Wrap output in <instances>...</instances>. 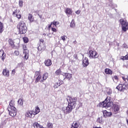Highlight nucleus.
<instances>
[{
    "label": "nucleus",
    "mask_w": 128,
    "mask_h": 128,
    "mask_svg": "<svg viewBox=\"0 0 128 128\" xmlns=\"http://www.w3.org/2000/svg\"><path fill=\"white\" fill-rule=\"evenodd\" d=\"M47 36H48V38H52V34L50 33L48 34Z\"/></svg>",
    "instance_id": "09e8293b"
},
{
    "label": "nucleus",
    "mask_w": 128,
    "mask_h": 128,
    "mask_svg": "<svg viewBox=\"0 0 128 128\" xmlns=\"http://www.w3.org/2000/svg\"><path fill=\"white\" fill-rule=\"evenodd\" d=\"M121 60H128V58L126 57V56H122Z\"/></svg>",
    "instance_id": "49530a36"
},
{
    "label": "nucleus",
    "mask_w": 128,
    "mask_h": 128,
    "mask_svg": "<svg viewBox=\"0 0 128 128\" xmlns=\"http://www.w3.org/2000/svg\"><path fill=\"white\" fill-rule=\"evenodd\" d=\"M126 58L127 60H128V54L126 56Z\"/></svg>",
    "instance_id": "5fc2aeb1"
},
{
    "label": "nucleus",
    "mask_w": 128,
    "mask_h": 128,
    "mask_svg": "<svg viewBox=\"0 0 128 128\" xmlns=\"http://www.w3.org/2000/svg\"><path fill=\"white\" fill-rule=\"evenodd\" d=\"M4 32V30L2 29V23L0 22V34H2Z\"/></svg>",
    "instance_id": "4c0bfd02"
},
{
    "label": "nucleus",
    "mask_w": 128,
    "mask_h": 128,
    "mask_svg": "<svg viewBox=\"0 0 128 128\" xmlns=\"http://www.w3.org/2000/svg\"><path fill=\"white\" fill-rule=\"evenodd\" d=\"M38 50L39 52H42L46 50V46H44V44H40V45L38 46Z\"/></svg>",
    "instance_id": "f3484780"
},
{
    "label": "nucleus",
    "mask_w": 128,
    "mask_h": 128,
    "mask_svg": "<svg viewBox=\"0 0 128 128\" xmlns=\"http://www.w3.org/2000/svg\"><path fill=\"white\" fill-rule=\"evenodd\" d=\"M106 92L108 96H110V94H112V89H110V88H107Z\"/></svg>",
    "instance_id": "c85d7f7f"
},
{
    "label": "nucleus",
    "mask_w": 128,
    "mask_h": 128,
    "mask_svg": "<svg viewBox=\"0 0 128 128\" xmlns=\"http://www.w3.org/2000/svg\"><path fill=\"white\" fill-rule=\"evenodd\" d=\"M40 18H42V16H39Z\"/></svg>",
    "instance_id": "13d9d810"
},
{
    "label": "nucleus",
    "mask_w": 128,
    "mask_h": 128,
    "mask_svg": "<svg viewBox=\"0 0 128 128\" xmlns=\"http://www.w3.org/2000/svg\"><path fill=\"white\" fill-rule=\"evenodd\" d=\"M14 54H15L16 56H18V54H20V52H18V50H16L14 52Z\"/></svg>",
    "instance_id": "37998d69"
},
{
    "label": "nucleus",
    "mask_w": 128,
    "mask_h": 128,
    "mask_svg": "<svg viewBox=\"0 0 128 128\" xmlns=\"http://www.w3.org/2000/svg\"><path fill=\"white\" fill-rule=\"evenodd\" d=\"M6 124V120H2L1 122L0 126L1 128H2V126H5V124Z\"/></svg>",
    "instance_id": "e433bc0d"
},
{
    "label": "nucleus",
    "mask_w": 128,
    "mask_h": 128,
    "mask_svg": "<svg viewBox=\"0 0 128 128\" xmlns=\"http://www.w3.org/2000/svg\"><path fill=\"white\" fill-rule=\"evenodd\" d=\"M105 74H112V71L110 68L105 69Z\"/></svg>",
    "instance_id": "393cba45"
},
{
    "label": "nucleus",
    "mask_w": 128,
    "mask_h": 128,
    "mask_svg": "<svg viewBox=\"0 0 128 128\" xmlns=\"http://www.w3.org/2000/svg\"><path fill=\"white\" fill-rule=\"evenodd\" d=\"M98 122H99V124H102L104 123V121H102V117L100 116L98 118L97 120Z\"/></svg>",
    "instance_id": "2f4dec72"
},
{
    "label": "nucleus",
    "mask_w": 128,
    "mask_h": 128,
    "mask_svg": "<svg viewBox=\"0 0 128 128\" xmlns=\"http://www.w3.org/2000/svg\"><path fill=\"white\" fill-rule=\"evenodd\" d=\"M44 64L46 66H52V60L48 59L47 60H46L44 62Z\"/></svg>",
    "instance_id": "aec40b11"
},
{
    "label": "nucleus",
    "mask_w": 128,
    "mask_h": 128,
    "mask_svg": "<svg viewBox=\"0 0 128 128\" xmlns=\"http://www.w3.org/2000/svg\"><path fill=\"white\" fill-rule=\"evenodd\" d=\"M40 42H44V40H40Z\"/></svg>",
    "instance_id": "6e6d98bb"
},
{
    "label": "nucleus",
    "mask_w": 128,
    "mask_h": 128,
    "mask_svg": "<svg viewBox=\"0 0 128 128\" xmlns=\"http://www.w3.org/2000/svg\"><path fill=\"white\" fill-rule=\"evenodd\" d=\"M64 76V79L67 78L69 80L72 78V74L69 73H65Z\"/></svg>",
    "instance_id": "5701e85b"
},
{
    "label": "nucleus",
    "mask_w": 128,
    "mask_h": 128,
    "mask_svg": "<svg viewBox=\"0 0 128 128\" xmlns=\"http://www.w3.org/2000/svg\"><path fill=\"white\" fill-rule=\"evenodd\" d=\"M116 88L120 92H124L126 90V86L124 84H119L118 86H116Z\"/></svg>",
    "instance_id": "9d476101"
},
{
    "label": "nucleus",
    "mask_w": 128,
    "mask_h": 128,
    "mask_svg": "<svg viewBox=\"0 0 128 128\" xmlns=\"http://www.w3.org/2000/svg\"><path fill=\"white\" fill-rule=\"evenodd\" d=\"M103 116L104 118H110V116H112V112L104 110L103 112Z\"/></svg>",
    "instance_id": "dca6fc26"
},
{
    "label": "nucleus",
    "mask_w": 128,
    "mask_h": 128,
    "mask_svg": "<svg viewBox=\"0 0 128 128\" xmlns=\"http://www.w3.org/2000/svg\"><path fill=\"white\" fill-rule=\"evenodd\" d=\"M0 58L2 60H4V58H6V53L2 50H0Z\"/></svg>",
    "instance_id": "a211bd4d"
},
{
    "label": "nucleus",
    "mask_w": 128,
    "mask_h": 128,
    "mask_svg": "<svg viewBox=\"0 0 128 128\" xmlns=\"http://www.w3.org/2000/svg\"><path fill=\"white\" fill-rule=\"evenodd\" d=\"M12 14L14 16H16L18 18V20H20V18H22V15H20V10H16Z\"/></svg>",
    "instance_id": "9b49d317"
},
{
    "label": "nucleus",
    "mask_w": 128,
    "mask_h": 128,
    "mask_svg": "<svg viewBox=\"0 0 128 128\" xmlns=\"http://www.w3.org/2000/svg\"><path fill=\"white\" fill-rule=\"evenodd\" d=\"M52 32H56V29L54 28V26H52Z\"/></svg>",
    "instance_id": "a19ab883"
},
{
    "label": "nucleus",
    "mask_w": 128,
    "mask_h": 128,
    "mask_svg": "<svg viewBox=\"0 0 128 128\" xmlns=\"http://www.w3.org/2000/svg\"><path fill=\"white\" fill-rule=\"evenodd\" d=\"M33 126H34V128H40L42 126L40 125L38 122H35L33 124Z\"/></svg>",
    "instance_id": "473e14b6"
},
{
    "label": "nucleus",
    "mask_w": 128,
    "mask_h": 128,
    "mask_svg": "<svg viewBox=\"0 0 128 128\" xmlns=\"http://www.w3.org/2000/svg\"><path fill=\"white\" fill-rule=\"evenodd\" d=\"M43 36H46V34H44Z\"/></svg>",
    "instance_id": "4d7b16f0"
},
{
    "label": "nucleus",
    "mask_w": 128,
    "mask_h": 128,
    "mask_svg": "<svg viewBox=\"0 0 128 128\" xmlns=\"http://www.w3.org/2000/svg\"><path fill=\"white\" fill-rule=\"evenodd\" d=\"M2 74L4 76H10V71L6 69H4L3 70Z\"/></svg>",
    "instance_id": "b1692460"
},
{
    "label": "nucleus",
    "mask_w": 128,
    "mask_h": 128,
    "mask_svg": "<svg viewBox=\"0 0 128 128\" xmlns=\"http://www.w3.org/2000/svg\"><path fill=\"white\" fill-rule=\"evenodd\" d=\"M18 103L20 104V106H22L24 104V100L22 98H20L18 100Z\"/></svg>",
    "instance_id": "72a5a7b5"
},
{
    "label": "nucleus",
    "mask_w": 128,
    "mask_h": 128,
    "mask_svg": "<svg viewBox=\"0 0 128 128\" xmlns=\"http://www.w3.org/2000/svg\"><path fill=\"white\" fill-rule=\"evenodd\" d=\"M8 110L11 116H16V108L14 107V101L11 100L8 106Z\"/></svg>",
    "instance_id": "f257e3e1"
},
{
    "label": "nucleus",
    "mask_w": 128,
    "mask_h": 128,
    "mask_svg": "<svg viewBox=\"0 0 128 128\" xmlns=\"http://www.w3.org/2000/svg\"><path fill=\"white\" fill-rule=\"evenodd\" d=\"M17 28L19 29L20 34H26V23L24 22V21H21L18 23V24L17 26Z\"/></svg>",
    "instance_id": "7ed1b4c3"
},
{
    "label": "nucleus",
    "mask_w": 128,
    "mask_h": 128,
    "mask_svg": "<svg viewBox=\"0 0 128 128\" xmlns=\"http://www.w3.org/2000/svg\"><path fill=\"white\" fill-rule=\"evenodd\" d=\"M48 74L46 72V73H44L42 77V76H40V82H44V80H46V78H48Z\"/></svg>",
    "instance_id": "f8f14e48"
},
{
    "label": "nucleus",
    "mask_w": 128,
    "mask_h": 128,
    "mask_svg": "<svg viewBox=\"0 0 128 128\" xmlns=\"http://www.w3.org/2000/svg\"><path fill=\"white\" fill-rule=\"evenodd\" d=\"M22 4H24V2L22 0L19 1V6H22Z\"/></svg>",
    "instance_id": "79ce46f5"
},
{
    "label": "nucleus",
    "mask_w": 128,
    "mask_h": 128,
    "mask_svg": "<svg viewBox=\"0 0 128 128\" xmlns=\"http://www.w3.org/2000/svg\"><path fill=\"white\" fill-rule=\"evenodd\" d=\"M76 108L75 106L71 105L70 104H68L67 107L62 108V111L63 112L64 114H68L70 112H72V110Z\"/></svg>",
    "instance_id": "20e7f679"
},
{
    "label": "nucleus",
    "mask_w": 128,
    "mask_h": 128,
    "mask_svg": "<svg viewBox=\"0 0 128 128\" xmlns=\"http://www.w3.org/2000/svg\"><path fill=\"white\" fill-rule=\"evenodd\" d=\"M18 64L20 68H22V66H24V64L22 63H20Z\"/></svg>",
    "instance_id": "8fccbe9b"
},
{
    "label": "nucleus",
    "mask_w": 128,
    "mask_h": 128,
    "mask_svg": "<svg viewBox=\"0 0 128 128\" xmlns=\"http://www.w3.org/2000/svg\"><path fill=\"white\" fill-rule=\"evenodd\" d=\"M76 57H75V58H76V56H75Z\"/></svg>",
    "instance_id": "bf43d9fd"
},
{
    "label": "nucleus",
    "mask_w": 128,
    "mask_h": 128,
    "mask_svg": "<svg viewBox=\"0 0 128 128\" xmlns=\"http://www.w3.org/2000/svg\"><path fill=\"white\" fill-rule=\"evenodd\" d=\"M123 47L124 48H128V45H126V44H123Z\"/></svg>",
    "instance_id": "603ef678"
},
{
    "label": "nucleus",
    "mask_w": 128,
    "mask_h": 128,
    "mask_svg": "<svg viewBox=\"0 0 128 128\" xmlns=\"http://www.w3.org/2000/svg\"><path fill=\"white\" fill-rule=\"evenodd\" d=\"M15 74H16V70H13L12 72V75L14 76Z\"/></svg>",
    "instance_id": "c03bdc74"
},
{
    "label": "nucleus",
    "mask_w": 128,
    "mask_h": 128,
    "mask_svg": "<svg viewBox=\"0 0 128 128\" xmlns=\"http://www.w3.org/2000/svg\"><path fill=\"white\" fill-rule=\"evenodd\" d=\"M9 44L11 45L12 48H14V42L12 39H9L8 40Z\"/></svg>",
    "instance_id": "bb28decb"
},
{
    "label": "nucleus",
    "mask_w": 128,
    "mask_h": 128,
    "mask_svg": "<svg viewBox=\"0 0 128 128\" xmlns=\"http://www.w3.org/2000/svg\"><path fill=\"white\" fill-rule=\"evenodd\" d=\"M52 23L48 25V30H50V28H52Z\"/></svg>",
    "instance_id": "de8ad7c7"
},
{
    "label": "nucleus",
    "mask_w": 128,
    "mask_h": 128,
    "mask_svg": "<svg viewBox=\"0 0 128 128\" xmlns=\"http://www.w3.org/2000/svg\"><path fill=\"white\" fill-rule=\"evenodd\" d=\"M51 24L53 25V27H56L58 26V24H60V23L58 22L54 21L53 22H51Z\"/></svg>",
    "instance_id": "cd10ccee"
},
{
    "label": "nucleus",
    "mask_w": 128,
    "mask_h": 128,
    "mask_svg": "<svg viewBox=\"0 0 128 128\" xmlns=\"http://www.w3.org/2000/svg\"><path fill=\"white\" fill-rule=\"evenodd\" d=\"M23 40L25 44H27V42H28V38L26 37H24L23 38Z\"/></svg>",
    "instance_id": "58836bf2"
},
{
    "label": "nucleus",
    "mask_w": 128,
    "mask_h": 128,
    "mask_svg": "<svg viewBox=\"0 0 128 128\" xmlns=\"http://www.w3.org/2000/svg\"><path fill=\"white\" fill-rule=\"evenodd\" d=\"M70 28H76V22H74V20H72L70 23Z\"/></svg>",
    "instance_id": "c756f323"
},
{
    "label": "nucleus",
    "mask_w": 128,
    "mask_h": 128,
    "mask_svg": "<svg viewBox=\"0 0 128 128\" xmlns=\"http://www.w3.org/2000/svg\"><path fill=\"white\" fill-rule=\"evenodd\" d=\"M64 82L62 80H58L54 85V88H58V86H60L61 84H62Z\"/></svg>",
    "instance_id": "6ab92c4d"
},
{
    "label": "nucleus",
    "mask_w": 128,
    "mask_h": 128,
    "mask_svg": "<svg viewBox=\"0 0 128 128\" xmlns=\"http://www.w3.org/2000/svg\"><path fill=\"white\" fill-rule=\"evenodd\" d=\"M32 112L34 116H36V114H38V112H40V108L36 107L35 109L33 110Z\"/></svg>",
    "instance_id": "4be33fe9"
},
{
    "label": "nucleus",
    "mask_w": 128,
    "mask_h": 128,
    "mask_svg": "<svg viewBox=\"0 0 128 128\" xmlns=\"http://www.w3.org/2000/svg\"><path fill=\"white\" fill-rule=\"evenodd\" d=\"M88 56L90 58H98V54L96 51L90 50L88 52Z\"/></svg>",
    "instance_id": "0eeeda50"
},
{
    "label": "nucleus",
    "mask_w": 128,
    "mask_h": 128,
    "mask_svg": "<svg viewBox=\"0 0 128 128\" xmlns=\"http://www.w3.org/2000/svg\"><path fill=\"white\" fill-rule=\"evenodd\" d=\"M47 128H54V124L52 123H50L48 122L47 124Z\"/></svg>",
    "instance_id": "f704fd0d"
},
{
    "label": "nucleus",
    "mask_w": 128,
    "mask_h": 128,
    "mask_svg": "<svg viewBox=\"0 0 128 128\" xmlns=\"http://www.w3.org/2000/svg\"><path fill=\"white\" fill-rule=\"evenodd\" d=\"M120 22L122 28V30L124 32H126L128 30V22L124 19H120Z\"/></svg>",
    "instance_id": "39448f33"
},
{
    "label": "nucleus",
    "mask_w": 128,
    "mask_h": 128,
    "mask_svg": "<svg viewBox=\"0 0 128 128\" xmlns=\"http://www.w3.org/2000/svg\"><path fill=\"white\" fill-rule=\"evenodd\" d=\"M68 37L66 36H62V40H64V42H66V40Z\"/></svg>",
    "instance_id": "ea45409f"
},
{
    "label": "nucleus",
    "mask_w": 128,
    "mask_h": 128,
    "mask_svg": "<svg viewBox=\"0 0 128 128\" xmlns=\"http://www.w3.org/2000/svg\"><path fill=\"white\" fill-rule=\"evenodd\" d=\"M76 14H80V10H78L76 12Z\"/></svg>",
    "instance_id": "3c124183"
},
{
    "label": "nucleus",
    "mask_w": 128,
    "mask_h": 128,
    "mask_svg": "<svg viewBox=\"0 0 128 128\" xmlns=\"http://www.w3.org/2000/svg\"><path fill=\"white\" fill-rule=\"evenodd\" d=\"M120 107L118 104H114L112 106V110L114 114H118L120 112Z\"/></svg>",
    "instance_id": "6e6552de"
},
{
    "label": "nucleus",
    "mask_w": 128,
    "mask_h": 128,
    "mask_svg": "<svg viewBox=\"0 0 128 128\" xmlns=\"http://www.w3.org/2000/svg\"><path fill=\"white\" fill-rule=\"evenodd\" d=\"M65 12L66 14H71L72 12V9L67 8H66Z\"/></svg>",
    "instance_id": "a878e982"
},
{
    "label": "nucleus",
    "mask_w": 128,
    "mask_h": 128,
    "mask_svg": "<svg viewBox=\"0 0 128 128\" xmlns=\"http://www.w3.org/2000/svg\"><path fill=\"white\" fill-rule=\"evenodd\" d=\"M77 100L78 98H76V97L72 98L68 96L67 98V100L68 102V104H70L71 106H76Z\"/></svg>",
    "instance_id": "423d86ee"
},
{
    "label": "nucleus",
    "mask_w": 128,
    "mask_h": 128,
    "mask_svg": "<svg viewBox=\"0 0 128 128\" xmlns=\"http://www.w3.org/2000/svg\"><path fill=\"white\" fill-rule=\"evenodd\" d=\"M23 52L24 54V58L25 60H28V53L30 52L28 51V50L26 49V46H23Z\"/></svg>",
    "instance_id": "1a4fd4ad"
},
{
    "label": "nucleus",
    "mask_w": 128,
    "mask_h": 128,
    "mask_svg": "<svg viewBox=\"0 0 128 128\" xmlns=\"http://www.w3.org/2000/svg\"><path fill=\"white\" fill-rule=\"evenodd\" d=\"M112 106H114V102H110V97L108 96L104 101L100 103V106L108 108H110Z\"/></svg>",
    "instance_id": "f03ea898"
},
{
    "label": "nucleus",
    "mask_w": 128,
    "mask_h": 128,
    "mask_svg": "<svg viewBox=\"0 0 128 128\" xmlns=\"http://www.w3.org/2000/svg\"><path fill=\"white\" fill-rule=\"evenodd\" d=\"M82 64L84 66H88V58H85L83 60Z\"/></svg>",
    "instance_id": "412c9836"
},
{
    "label": "nucleus",
    "mask_w": 128,
    "mask_h": 128,
    "mask_svg": "<svg viewBox=\"0 0 128 128\" xmlns=\"http://www.w3.org/2000/svg\"><path fill=\"white\" fill-rule=\"evenodd\" d=\"M42 76L40 75V72H36L35 73V77L36 78V82H40V76Z\"/></svg>",
    "instance_id": "2eb2a0df"
},
{
    "label": "nucleus",
    "mask_w": 128,
    "mask_h": 128,
    "mask_svg": "<svg viewBox=\"0 0 128 128\" xmlns=\"http://www.w3.org/2000/svg\"><path fill=\"white\" fill-rule=\"evenodd\" d=\"M28 20H30V22H34V16H32L30 14H29L28 16Z\"/></svg>",
    "instance_id": "7c9ffc66"
},
{
    "label": "nucleus",
    "mask_w": 128,
    "mask_h": 128,
    "mask_svg": "<svg viewBox=\"0 0 128 128\" xmlns=\"http://www.w3.org/2000/svg\"><path fill=\"white\" fill-rule=\"evenodd\" d=\"M60 74H62V71L60 70V69H58L55 72L56 76H60Z\"/></svg>",
    "instance_id": "c9c22d12"
},
{
    "label": "nucleus",
    "mask_w": 128,
    "mask_h": 128,
    "mask_svg": "<svg viewBox=\"0 0 128 128\" xmlns=\"http://www.w3.org/2000/svg\"><path fill=\"white\" fill-rule=\"evenodd\" d=\"M33 115L34 114H32V110H30L26 111L25 114V116H26V118H32Z\"/></svg>",
    "instance_id": "ddd939ff"
},
{
    "label": "nucleus",
    "mask_w": 128,
    "mask_h": 128,
    "mask_svg": "<svg viewBox=\"0 0 128 128\" xmlns=\"http://www.w3.org/2000/svg\"><path fill=\"white\" fill-rule=\"evenodd\" d=\"M122 79L124 80H126V78L124 77H122Z\"/></svg>",
    "instance_id": "864d4df0"
},
{
    "label": "nucleus",
    "mask_w": 128,
    "mask_h": 128,
    "mask_svg": "<svg viewBox=\"0 0 128 128\" xmlns=\"http://www.w3.org/2000/svg\"><path fill=\"white\" fill-rule=\"evenodd\" d=\"M80 124L79 122H75L72 123L71 128H80Z\"/></svg>",
    "instance_id": "4468645a"
},
{
    "label": "nucleus",
    "mask_w": 128,
    "mask_h": 128,
    "mask_svg": "<svg viewBox=\"0 0 128 128\" xmlns=\"http://www.w3.org/2000/svg\"><path fill=\"white\" fill-rule=\"evenodd\" d=\"M118 80V78L117 77V76H114L113 78V80Z\"/></svg>",
    "instance_id": "a18cd8bd"
}]
</instances>
